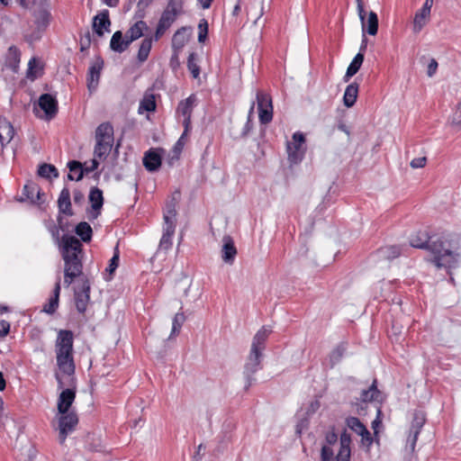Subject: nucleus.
I'll list each match as a JSON object with an SVG mask.
<instances>
[{
  "label": "nucleus",
  "instance_id": "1",
  "mask_svg": "<svg viewBox=\"0 0 461 461\" xmlns=\"http://www.w3.org/2000/svg\"><path fill=\"white\" fill-rule=\"evenodd\" d=\"M413 248L427 249L433 254L432 263L437 268H455L459 260L458 240L448 232L429 236L426 231H419L410 240Z\"/></svg>",
  "mask_w": 461,
  "mask_h": 461
},
{
  "label": "nucleus",
  "instance_id": "2",
  "mask_svg": "<svg viewBox=\"0 0 461 461\" xmlns=\"http://www.w3.org/2000/svg\"><path fill=\"white\" fill-rule=\"evenodd\" d=\"M61 254L65 262L64 284L68 287L74 279L82 274L83 265L80 257L82 244L80 240L74 236L64 235Z\"/></svg>",
  "mask_w": 461,
  "mask_h": 461
},
{
  "label": "nucleus",
  "instance_id": "3",
  "mask_svg": "<svg viewBox=\"0 0 461 461\" xmlns=\"http://www.w3.org/2000/svg\"><path fill=\"white\" fill-rule=\"evenodd\" d=\"M271 332V327L263 326L253 338L250 351L244 366L246 390H248L256 381L253 375L261 368V359L263 357V350L265 349V343Z\"/></svg>",
  "mask_w": 461,
  "mask_h": 461
},
{
  "label": "nucleus",
  "instance_id": "4",
  "mask_svg": "<svg viewBox=\"0 0 461 461\" xmlns=\"http://www.w3.org/2000/svg\"><path fill=\"white\" fill-rule=\"evenodd\" d=\"M57 365L59 370L68 375L75 373L73 359V333L68 330H60L56 340Z\"/></svg>",
  "mask_w": 461,
  "mask_h": 461
},
{
  "label": "nucleus",
  "instance_id": "5",
  "mask_svg": "<svg viewBox=\"0 0 461 461\" xmlns=\"http://www.w3.org/2000/svg\"><path fill=\"white\" fill-rule=\"evenodd\" d=\"M96 143L94 149V157L105 159L113 144V128L109 122L101 123L95 131Z\"/></svg>",
  "mask_w": 461,
  "mask_h": 461
},
{
  "label": "nucleus",
  "instance_id": "6",
  "mask_svg": "<svg viewBox=\"0 0 461 461\" xmlns=\"http://www.w3.org/2000/svg\"><path fill=\"white\" fill-rule=\"evenodd\" d=\"M183 1L182 0H169L166 9L161 14L158 21L154 39L159 40L165 32L170 28L173 23L176 20L177 16L182 13Z\"/></svg>",
  "mask_w": 461,
  "mask_h": 461
},
{
  "label": "nucleus",
  "instance_id": "7",
  "mask_svg": "<svg viewBox=\"0 0 461 461\" xmlns=\"http://www.w3.org/2000/svg\"><path fill=\"white\" fill-rule=\"evenodd\" d=\"M305 136L301 131H296L292 136V140L286 142L287 158L291 164L300 163L305 154Z\"/></svg>",
  "mask_w": 461,
  "mask_h": 461
},
{
  "label": "nucleus",
  "instance_id": "8",
  "mask_svg": "<svg viewBox=\"0 0 461 461\" xmlns=\"http://www.w3.org/2000/svg\"><path fill=\"white\" fill-rule=\"evenodd\" d=\"M36 30L26 35V40L31 43L41 38L43 32L48 28L51 20L50 12L45 7H40L33 13Z\"/></svg>",
  "mask_w": 461,
  "mask_h": 461
},
{
  "label": "nucleus",
  "instance_id": "9",
  "mask_svg": "<svg viewBox=\"0 0 461 461\" xmlns=\"http://www.w3.org/2000/svg\"><path fill=\"white\" fill-rule=\"evenodd\" d=\"M256 98L258 104L259 122L262 124H267L273 119L272 98L269 95L262 91L257 92Z\"/></svg>",
  "mask_w": 461,
  "mask_h": 461
},
{
  "label": "nucleus",
  "instance_id": "10",
  "mask_svg": "<svg viewBox=\"0 0 461 461\" xmlns=\"http://www.w3.org/2000/svg\"><path fill=\"white\" fill-rule=\"evenodd\" d=\"M357 13L362 24V30L364 32H367L369 35H375L378 31V17L377 14L370 11L368 13V18L366 20V11L362 0H357Z\"/></svg>",
  "mask_w": 461,
  "mask_h": 461
},
{
  "label": "nucleus",
  "instance_id": "11",
  "mask_svg": "<svg viewBox=\"0 0 461 461\" xmlns=\"http://www.w3.org/2000/svg\"><path fill=\"white\" fill-rule=\"evenodd\" d=\"M426 421L425 413L421 411H416L413 413V419L411 421V426L410 429V434L407 438L406 447L409 448L411 452H413L415 449L416 442L420 434L421 428L423 427Z\"/></svg>",
  "mask_w": 461,
  "mask_h": 461
},
{
  "label": "nucleus",
  "instance_id": "12",
  "mask_svg": "<svg viewBox=\"0 0 461 461\" xmlns=\"http://www.w3.org/2000/svg\"><path fill=\"white\" fill-rule=\"evenodd\" d=\"M195 103L196 96L194 95H191L178 104L176 113L183 117V126L185 128V131H191V117Z\"/></svg>",
  "mask_w": 461,
  "mask_h": 461
},
{
  "label": "nucleus",
  "instance_id": "13",
  "mask_svg": "<svg viewBox=\"0 0 461 461\" xmlns=\"http://www.w3.org/2000/svg\"><path fill=\"white\" fill-rule=\"evenodd\" d=\"M78 422L77 416L74 412L62 414L59 420V443L63 444L68 434L74 430Z\"/></svg>",
  "mask_w": 461,
  "mask_h": 461
},
{
  "label": "nucleus",
  "instance_id": "14",
  "mask_svg": "<svg viewBox=\"0 0 461 461\" xmlns=\"http://www.w3.org/2000/svg\"><path fill=\"white\" fill-rule=\"evenodd\" d=\"M346 424L351 430L361 436V441L364 445L369 447L372 444L373 438L371 433L358 418L348 417L346 420Z\"/></svg>",
  "mask_w": 461,
  "mask_h": 461
},
{
  "label": "nucleus",
  "instance_id": "15",
  "mask_svg": "<svg viewBox=\"0 0 461 461\" xmlns=\"http://www.w3.org/2000/svg\"><path fill=\"white\" fill-rule=\"evenodd\" d=\"M39 106L45 113L46 120L53 119L58 113V101L50 94H43L38 101Z\"/></svg>",
  "mask_w": 461,
  "mask_h": 461
},
{
  "label": "nucleus",
  "instance_id": "16",
  "mask_svg": "<svg viewBox=\"0 0 461 461\" xmlns=\"http://www.w3.org/2000/svg\"><path fill=\"white\" fill-rule=\"evenodd\" d=\"M104 68V60L98 57L88 69L87 87L89 91H95L99 84L101 71Z\"/></svg>",
  "mask_w": 461,
  "mask_h": 461
},
{
  "label": "nucleus",
  "instance_id": "17",
  "mask_svg": "<svg viewBox=\"0 0 461 461\" xmlns=\"http://www.w3.org/2000/svg\"><path fill=\"white\" fill-rule=\"evenodd\" d=\"M90 299V285L88 281H85L81 291L75 292V302L77 310L80 313H84L86 310Z\"/></svg>",
  "mask_w": 461,
  "mask_h": 461
},
{
  "label": "nucleus",
  "instance_id": "18",
  "mask_svg": "<svg viewBox=\"0 0 461 461\" xmlns=\"http://www.w3.org/2000/svg\"><path fill=\"white\" fill-rule=\"evenodd\" d=\"M76 398V392L72 389L63 390L58 399V411L60 414H65L68 411L70 406Z\"/></svg>",
  "mask_w": 461,
  "mask_h": 461
},
{
  "label": "nucleus",
  "instance_id": "19",
  "mask_svg": "<svg viewBox=\"0 0 461 461\" xmlns=\"http://www.w3.org/2000/svg\"><path fill=\"white\" fill-rule=\"evenodd\" d=\"M222 242L221 258L226 264L231 265L236 258L237 249L230 236H224Z\"/></svg>",
  "mask_w": 461,
  "mask_h": 461
},
{
  "label": "nucleus",
  "instance_id": "20",
  "mask_svg": "<svg viewBox=\"0 0 461 461\" xmlns=\"http://www.w3.org/2000/svg\"><path fill=\"white\" fill-rule=\"evenodd\" d=\"M111 21L107 10L96 14L93 19L94 32L100 37L104 35V30L109 32Z\"/></svg>",
  "mask_w": 461,
  "mask_h": 461
},
{
  "label": "nucleus",
  "instance_id": "21",
  "mask_svg": "<svg viewBox=\"0 0 461 461\" xmlns=\"http://www.w3.org/2000/svg\"><path fill=\"white\" fill-rule=\"evenodd\" d=\"M430 13L427 8L418 10L413 18L412 31L414 33H419L425 25L429 23Z\"/></svg>",
  "mask_w": 461,
  "mask_h": 461
},
{
  "label": "nucleus",
  "instance_id": "22",
  "mask_svg": "<svg viewBox=\"0 0 461 461\" xmlns=\"http://www.w3.org/2000/svg\"><path fill=\"white\" fill-rule=\"evenodd\" d=\"M14 136V129L5 117H0V142L2 146L8 144Z\"/></svg>",
  "mask_w": 461,
  "mask_h": 461
},
{
  "label": "nucleus",
  "instance_id": "23",
  "mask_svg": "<svg viewBox=\"0 0 461 461\" xmlns=\"http://www.w3.org/2000/svg\"><path fill=\"white\" fill-rule=\"evenodd\" d=\"M58 205L59 212L69 216L73 215V212L71 210L70 192L68 187H64L61 190L58 199Z\"/></svg>",
  "mask_w": 461,
  "mask_h": 461
},
{
  "label": "nucleus",
  "instance_id": "24",
  "mask_svg": "<svg viewBox=\"0 0 461 461\" xmlns=\"http://www.w3.org/2000/svg\"><path fill=\"white\" fill-rule=\"evenodd\" d=\"M89 202L92 209L95 211L94 218H96L104 204L103 192L98 187H93L89 193Z\"/></svg>",
  "mask_w": 461,
  "mask_h": 461
},
{
  "label": "nucleus",
  "instance_id": "25",
  "mask_svg": "<svg viewBox=\"0 0 461 461\" xmlns=\"http://www.w3.org/2000/svg\"><path fill=\"white\" fill-rule=\"evenodd\" d=\"M156 97L151 89L145 92L139 106V113L145 112H154L156 110Z\"/></svg>",
  "mask_w": 461,
  "mask_h": 461
},
{
  "label": "nucleus",
  "instance_id": "26",
  "mask_svg": "<svg viewBox=\"0 0 461 461\" xmlns=\"http://www.w3.org/2000/svg\"><path fill=\"white\" fill-rule=\"evenodd\" d=\"M401 255V249L397 246H386L377 249L375 257L379 260H392Z\"/></svg>",
  "mask_w": 461,
  "mask_h": 461
},
{
  "label": "nucleus",
  "instance_id": "27",
  "mask_svg": "<svg viewBox=\"0 0 461 461\" xmlns=\"http://www.w3.org/2000/svg\"><path fill=\"white\" fill-rule=\"evenodd\" d=\"M143 165L148 171H156L161 165V158L157 152L149 150L144 155Z\"/></svg>",
  "mask_w": 461,
  "mask_h": 461
},
{
  "label": "nucleus",
  "instance_id": "28",
  "mask_svg": "<svg viewBox=\"0 0 461 461\" xmlns=\"http://www.w3.org/2000/svg\"><path fill=\"white\" fill-rule=\"evenodd\" d=\"M176 224L169 223L165 225L163 230V235L159 242V249L167 250L172 246V237L175 233Z\"/></svg>",
  "mask_w": 461,
  "mask_h": 461
},
{
  "label": "nucleus",
  "instance_id": "29",
  "mask_svg": "<svg viewBox=\"0 0 461 461\" xmlns=\"http://www.w3.org/2000/svg\"><path fill=\"white\" fill-rule=\"evenodd\" d=\"M358 94V84L357 83H351L346 87L344 96H343V103L344 105L347 107H352L357 98Z\"/></svg>",
  "mask_w": 461,
  "mask_h": 461
},
{
  "label": "nucleus",
  "instance_id": "30",
  "mask_svg": "<svg viewBox=\"0 0 461 461\" xmlns=\"http://www.w3.org/2000/svg\"><path fill=\"white\" fill-rule=\"evenodd\" d=\"M53 294L54 295L50 299L49 303H47L43 307V311L49 314L54 313L59 306V299L60 294V277L58 278L55 284Z\"/></svg>",
  "mask_w": 461,
  "mask_h": 461
},
{
  "label": "nucleus",
  "instance_id": "31",
  "mask_svg": "<svg viewBox=\"0 0 461 461\" xmlns=\"http://www.w3.org/2000/svg\"><path fill=\"white\" fill-rule=\"evenodd\" d=\"M363 61H364V54L361 53V52H358L355 58L353 59V60L351 61V63L349 64L348 69H347V72H346V75L344 76V81L345 82H348L350 77H352L354 75H356L357 73V71L359 70V68H361L362 64H363Z\"/></svg>",
  "mask_w": 461,
  "mask_h": 461
},
{
  "label": "nucleus",
  "instance_id": "32",
  "mask_svg": "<svg viewBox=\"0 0 461 461\" xmlns=\"http://www.w3.org/2000/svg\"><path fill=\"white\" fill-rule=\"evenodd\" d=\"M148 30L149 27L144 21H138L126 32L127 36L131 37V40H138Z\"/></svg>",
  "mask_w": 461,
  "mask_h": 461
},
{
  "label": "nucleus",
  "instance_id": "33",
  "mask_svg": "<svg viewBox=\"0 0 461 461\" xmlns=\"http://www.w3.org/2000/svg\"><path fill=\"white\" fill-rule=\"evenodd\" d=\"M70 173L68 175L69 180L79 181L84 176V169L82 163L79 161L72 160L68 164Z\"/></svg>",
  "mask_w": 461,
  "mask_h": 461
},
{
  "label": "nucleus",
  "instance_id": "34",
  "mask_svg": "<svg viewBox=\"0 0 461 461\" xmlns=\"http://www.w3.org/2000/svg\"><path fill=\"white\" fill-rule=\"evenodd\" d=\"M42 66L36 58L30 59L28 63L27 77L34 80L41 75Z\"/></svg>",
  "mask_w": 461,
  "mask_h": 461
},
{
  "label": "nucleus",
  "instance_id": "35",
  "mask_svg": "<svg viewBox=\"0 0 461 461\" xmlns=\"http://www.w3.org/2000/svg\"><path fill=\"white\" fill-rule=\"evenodd\" d=\"M76 233L84 242H87L91 240L93 231L91 226L87 222L82 221L77 225Z\"/></svg>",
  "mask_w": 461,
  "mask_h": 461
},
{
  "label": "nucleus",
  "instance_id": "36",
  "mask_svg": "<svg viewBox=\"0 0 461 461\" xmlns=\"http://www.w3.org/2000/svg\"><path fill=\"white\" fill-rule=\"evenodd\" d=\"M187 41V37L185 35V28L182 27L178 29L172 38V47L175 50H181Z\"/></svg>",
  "mask_w": 461,
  "mask_h": 461
},
{
  "label": "nucleus",
  "instance_id": "37",
  "mask_svg": "<svg viewBox=\"0 0 461 461\" xmlns=\"http://www.w3.org/2000/svg\"><path fill=\"white\" fill-rule=\"evenodd\" d=\"M347 351V344L344 342L339 343L330 353V361L331 366L338 364Z\"/></svg>",
  "mask_w": 461,
  "mask_h": 461
},
{
  "label": "nucleus",
  "instance_id": "38",
  "mask_svg": "<svg viewBox=\"0 0 461 461\" xmlns=\"http://www.w3.org/2000/svg\"><path fill=\"white\" fill-rule=\"evenodd\" d=\"M152 46V38L146 37L140 46L138 51V59L140 62L147 60Z\"/></svg>",
  "mask_w": 461,
  "mask_h": 461
},
{
  "label": "nucleus",
  "instance_id": "39",
  "mask_svg": "<svg viewBox=\"0 0 461 461\" xmlns=\"http://www.w3.org/2000/svg\"><path fill=\"white\" fill-rule=\"evenodd\" d=\"M38 175L47 179L51 178V176L56 178L59 176V172L53 165L43 163L39 167Z\"/></svg>",
  "mask_w": 461,
  "mask_h": 461
},
{
  "label": "nucleus",
  "instance_id": "40",
  "mask_svg": "<svg viewBox=\"0 0 461 461\" xmlns=\"http://www.w3.org/2000/svg\"><path fill=\"white\" fill-rule=\"evenodd\" d=\"M23 194L32 203H37L41 199V192L39 187L34 184L25 185L23 187Z\"/></svg>",
  "mask_w": 461,
  "mask_h": 461
},
{
  "label": "nucleus",
  "instance_id": "41",
  "mask_svg": "<svg viewBox=\"0 0 461 461\" xmlns=\"http://www.w3.org/2000/svg\"><path fill=\"white\" fill-rule=\"evenodd\" d=\"M110 48L115 51L122 53L124 51L123 48V36L122 32L121 31H117L113 33L112 36L111 41H110Z\"/></svg>",
  "mask_w": 461,
  "mask_h": 461
},
{
  "label": "nucleus",
  "instance_id": "42",
  "mask_svg": "<svg viewBox=\"0 0 461 461\" xmlns=\"http://www.w3.org/2000/svg\"><path fill=\"white\" fill-rule=\"evenodd\" d=\"M185 321V316L183 312H177L173 318L172 330L168 339L177 336Z\"/></svg>",
  "mask_w": 461,
  "mask_h": 461
},
{
  "label": "nucleus",
  "instance_id": "43",
  "mask_svg": "<svg viewBox=\"0 0 461 461\" xmlns=\"http://www.w3.org/2000/svg\"><path fill=\"white\" fill-rule=\"evenodd\" d=\"M187 68L191 72L194 78H198L200 75V68L197 64V58L195 53H191L187 59Z\"/></svg>",
  "mask_w": 461,
  "mask_h": 461
},
{
  "label": "nucleus",
  "instance_id": "44",
  "mask_svg": "<svg viewBox=\"0 0 461 461\" xmlns=\"http://www.w3.org/2000/svg\"><path fill=\"white\" fill-rule=\"evenodd\" d=\"M176 215L175 203L171 201L167 204L166 211L164 212V222L165 225H168L169 223H175V219Z\"/></svg>",
  "mask_w": 461,
  "mask_h": 461
},
{
  "label": "nucleus",
  "instance_id": "45",
  "mask_svg": "<svg viewBox=\"0 0 461 461\" xmlns=\"http://www.w3.org/2000/svg\"><path fill=\"white\" fill-rule=\"evenodd\" d=\"M379 394V391L376 388L375 381L369 387L368 390H364L361 394V399L363 402H370L373 400H376Z\"/></svg>",
  "mask_w": 461,
  "mask_h": 461
},
{
  "label": "nucleus",
  "instance_id": "46",
  "mask_svg": "<svg viewBox=\"0 0 461 461\" xmlns=\"http://www.w3.org/2000/svg\"><path fill=\"white\" fill-rule=\"evenodd\" d=\"M119 247H118V244L115 246L114 248V253H113V258L110 259V264L108 266V267L106 268V271L112 275L114 273V271L116 270V268L118 267L119 266Z\"/></svg>",
  "mask_w": 461,
  "mask_h": 461
},
{
  "label": "nucleus",
  "instance_id": "47",
  "mask_svg": "<svg viewBox=\"0 0 461 461\" xmlns=\"http://www.w3.org/2000/svg\"><path fill=\"white\" fill-rule=\"evenodd\" d=\"M198 30H199L198 41L203 42L205 41V39L207 37V33H208V23H207L206 20L203 19L200 21L199 25H198Z\"/></svg>",
  "mask_w": 461,
  "mask_h": 461
},
{
  "label": "nucleus",
  "instance_id": "48",
  "mask_svg": "<svg viewBox=\"0 0 461 461\" xmlns=\"http://www.w3.org/2000/svg\"><path fill=\"white\" fill-rule=\"evenodd\" d=\"M188 133H189V131H185V128H184V132L182 133V135L180 136V138L178 139V140L176 142V144L174 146V152L176 155H179L182 152L184 146L185 144V140H186V137H187Z\"/></svg>",
  "mask_w": 461,
  "mask_h": 461
},
{
  "label": "nucleus",
  "instance_id": "49",
  "mask_svg": "<svg viewBox=\"0 0 461 461\" xmlns=\"http://www.w3.org/2000/svg\"><path fill=\"white\" fill-rule=\"evenodd\" d=\"M321 461H336L333 458V451L330 447L323 446L321 448Z\"/></svg>",
  "mask_w": 461,
  "mask_h": 461
},
{
  "label": "nucleus",
  "instance_id": "50",
  "mask_svg": "<svg viewBox=\"0 0 461 461\" xmlns=\"http://www.w3.org/2000/svg\"><path fill=\"white\" fill-rule=\"evenodd\" d=\"M20 51L19 50L12 46L8 50V58L14 61V64H18L20 62Z\"/></svg>",
  "mask_w": 461,
  "mask_h": 461
},
{
  "label": "nucleus",
  "instance_id": "51",
  "mask_svg": "<svg viewBox=\"0 0 461 461\" xmlns=\"http://www.w3.org/2000/svg\"><path fill=\"white\" fill-rule=\"evenodd\" d=\"M426 162H427L426 157H420V158H413L411 161L410 165L412 168H421V167H425Z\"/></svg>",
  "mask_w": 461,
  "mask_h": 461
},
{
  "label": "nucleus",
  "instance_id": "52",
  "mask_svg": "<svg viewBox=\"0 0 461 461\" xmlns=\"http://www.w3.org/2000/svg\"><path fill=\"white\" fill-rule=\"evenodd\" d=\"M10 330V323L5 320L0 321V337H5Z\"/></svg>",
  "mask_w": 461,
  "mask_h": 461
},
{
  "label": "nucleus",
  "instance_id": "53",
  "mask_svg": "<svg viewBox=\"0 0 461 461\" xmlns=\"http://www.w3.org/2000/svg\"><path fill=\"white\" fill-rule=\"evenodd\" d=\"M99 166V162L97 160L96 158H94L91 161H90V165L89 166H86L85 167H83L84 169V173H90V172H93L95 171Z\"/></svg>",
  "mask_w": 461,
  "mask_h": 461
},
{
  "label": "nucleus",
  "instance_id": "54",
  "mask_svg": "<svg viewBox=\"0 0 461 461\" xmlns=\"http://www.w3.org/2000/svg\"><path fill=\"white\" fill-rule=\"evenodd\" d=\"M452 122L453 123L461 126V103H459L456 106Z\"/></svg>",
  "mask_w": 461,
  "mask_h": 461
},
{
  "label": "nucleus",
  "instance_id": "55",
  "mask_svg": "<svg viewBox=\"0 0 461 461\" xmlns=\"http://www.w3.org/2000/svg\"><path fill=\"white\" fill-rule=\"evenodd\" d=\"M437 68H438V62L436 61V59H432L428 66V70H427V74L429 77H431L432 76H434V74L436 73L437 71Z\"/></svg>",
  "mask_w": 461,
  "mask_h": 461
},
{
  "label": "nucleus",
  "instance_id": "56",
  "mask_svg": "<svg viewBox=\"0 0 461 461\" xmlns=\"http://www.w3.org/2000/svg\"><path fill=\"white\" fill-rule=\"evenodd\" d=\"M73 194H74L73 199H74L75 203L80 204L83 203L85 196L80 191L76 190V191H74Z\"/></svg>",
  "mask_w": 461,
  "mask_h": 461
},
{
  "label": "nucleus",
  "instance_id": "57",
  "mask_svg": "<svg viewBox=\"0 0 461 461\" xmlns=\"http://www.w3.org/2000/svg\"><path fill=\"white\" fill-rule=\"evenodd\" d=\"M337 439H338V437H337V434L335 432H329V433H327V435H326V441L329 444L336 443Z\"/></svg>",
  "mask_w": 461,
  "mask_h": 461
},
{
  "label": "nucleus",
  "instance_id": "58",
  "mask_svg": "<svg viewBox=\"0 0 461 461\" xmlns=\"http://www.w3.org/2000/svg\"><path fill=\"white\" fill-rule=\"evenodd\" d=\"M90 34L89 32L86 36V40H81V50L87 49L90 45Z\"/></svg>",
  "mask_w": 461,
  "mask_h": 461
},
{
  "label": "nucleus",
  "instance_id": "59",
  "mask_svg": "<svg viewBox=\"0 0 461 461\" xmlns=\"http://www.w3.org/2000/svg\"><path fill=\"white\" fill-rule=\"evenodd\" d=\"M347 440H348V438H346V436L341 437L342 450H341L340 454H343L344 452H346L347 456H349V448L345 446V443Z\"/></svg>",
  "mask_w": 461,
  "mask_h": 461
},
{
  "label": "nucleus",
  "instance_id": "60",
  "mask_svg": "<svg viewBox=\"0 0 461 461\" xmlns=\"http://www.w3.org/2000/svg\"><path fill=\"white\" fill-rule=\"evenodd\" d=\"M135 40H131V37H128L127 36V32L125 33V36L123 38V48H124V50L128 49V47L130 46V44L134 41Z\"/></svg>",
  "mask_w": 461,
  "mask_h": 461
},
{
  "label": "nucleus",
  "instance_id": "61",
  "mask_svg": "<svg viewBox=\"0 0 461 461\" xmlns=\"http://www.w3.org/2000/svg\"><path fill=\"white\" fill-rule=\"evenodd\" d=\"M203 9H208L211 6L212 0H197Z\"/></svg>",
  "mask_w": 461,
  "mask_h": 461
},
{
  "label": "nucleus",
  "instance_id": "62",
  "mask_svg": "<svg viewBox=\"0 0 461 461\" xmlns=\"http://www.w3.org/2000/svg\"><path fill=\"white\" fill-rule=\"evenodd\" d=\"M432 5L433 0H426L422 7L427 8L428 11L431 12Z\"/></svg>",
  "mask_w": 461,
  "mask_h": 461
},
{
  "label": "nucleus",
  "instance_id": "63",
  "mask_svg": "<svg viewBox=\"0 0 461 461\" xmlns=\"http://www.w3.org/2000/svg\"><path fill=\"white\" fill-rule=\"evenodd\" d=\"M5 380L4 378V375L0 372V391H3L5 388Z\"/></svg>",
  "mask_w": 461,
  "mask_h": 461
},
{
  "label": "nucleus",
  "instance_id": "64",
  "mask_svg": "<svg viewBox=\"0 0 461 461\" xmlns=\"http://www.w3.org/2000/svg\"><path fill=\"white\" fill-rule=\"evenodd\" d=\"M366 45H367V40L364 36V39L362 40V43H361V46H360V51L359 52L363 53V51H365L366 49Z\"/></svg>",
  "mask_w": 461,
  "mask_h": 461
}]
</instances>
